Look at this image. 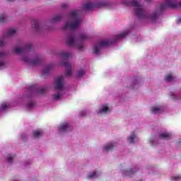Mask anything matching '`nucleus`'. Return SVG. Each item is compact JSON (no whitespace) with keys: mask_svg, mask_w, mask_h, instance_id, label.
Masks as SVG:
<instances>
[{"mask_svg":"<svg viewBox=\"0 0 181 181\" xmlns=\"http://www.w3.org/2000/svg\"><path fill=\"white\" fill-rule=\"evenodd\" d=\"M34 87H30V90H33Z\"/></svg>","mask_w":181,"mask_h":181,"instance_id":"41","label":"nucleus"},{"mask_svg":"<svg viewBox=\"0 0 181 181\" xmlns=\"http://www.w3.org/2000/svg\"><path fill=\"white\" fill-rule=\"evenodd\" d=\"M60 98H62V94H60L59 93H57L53 95V100H54V101H59Z\"/></svg>","mask_w":181,"mask_h":181,"instance_id":"24","label":"nucleus"},{"mask_svg":"<svg viewBox=\"0 0 181 181\" xmlns=\"http://www.w3.org/2000/svg\"><path fill=\"white\" fill-rule=\"evenodd\" d=\"M16 33V30L13 28L8 30L6 35L4 38H0V47L2 46H4L7 37H11V36H13V35H15Z\"/></svg>","mask_w":181,"mask_h":181,"instance_id":"7","label":"nucleus"},{"mask_svg":"<svg viewBox=\"0 0 181 181\" xmlns=\"http://www.w3.org/2000/svg\"><path fill=\"white\" fill-rule=\"evenodd\" d=\"M124 4L126 6H133V11L134 15L137 16L139 19H149L153 22L158 19V17L162 16V11L166 9V8H171L175 9V8H181V2L177 3L176 0H165V4H163L160 6V11L153 13L151 15H149L144 6L136 0H126L124 2Z\"/></svg>","mask_w":181,"mask_h":181,"instance_id":"1","label":"nucleus"},{"mask_svg":"<svg viewBox=\"0 0 181 181\" xmlns=\"http://www.w3.org/2000/svg\"><path fill=\"white\" fill-rule=\"evenodd\" d=\"M62 7L63 8H67V4H63L62 6Z\"/></svg>","mask_w":181,"mask_h":181,"instance_id":"40","label":"nucleus"},{"mask_svg":"<svg viewBox=\"0 0 181 181\" xmlns=\"http://www.w3.org/2000/svg\"><path fill=\"white\" fill-rule=\"evenodd\" d=\"M7 1H9L10 2H12V1H13V0H7Z\"/></svg>","mask_w":181,"mask_h":181,"instance_id":"43","label":"nucleus"},{"mask_svg":"<svg viewBox=\"0 0 181 181\" xmlns=\"http://www.w3.org/2000/svg\"><path fill=\"white\" fill-rule=\"evenodd\" d=\"M35 105H36V102L32 101L28 103L27 107L28 108H32V107H35Z\"/></svg>","mask_w":181,"mask_h":181,"instance_id":"30","label":"nucleus"},{"mask_svg":"<svg viewBox=\"0 0 181 181\" xmlns=\"http://www.w3.org/2000/svg\"><path fill=\"white\" fill-rule=\"evenodd\" d=\"M108 2L106 1H100L97 4L93 3H86L83 4V11H91V9H94L95 8H103V6H107Z\"/></svg>","mask_w":181,"mask_h":181,"instance_id":"4","label":"nucleus"},{"mask_svg":"<svg viewBox=\"0 0 181 181\" xmlns=\"http://www.w3.org/2000/svg\"><path fill=\"white\" fill-rule=\"evenodd\" d=\"M83 47H84V46L83 45H81V44L78 45V50H81Z\"/></svg>","mask_w":181,"mask_h":181,"instance_id":"35","label":"nucleus"},{"mask_svg":"<svg viewBox=\"0 0 181 181\" xmlns=\"http://www.w3.org/2000/svg\"><path fill=\"white\" fill-rule=\"evenodd\" d=\"M78 39H80V40H87L88 39V35L86 34L81 35L78 37Z\"/></svg>","mask_w":181,"mask_h":181,"instance_id":"28","label":"nucleus"},{"mask_svg":"<svg viewBox=\"0 0 181 181\" xmlns=\"http://www.w3.org/2000/svg\"><path fill=\"white\" fill-rule=\"evenodd\" d=\"M21 60L25 62H32V64H33L34 66H36L37 64H40V62H42V59L40 58V57H36L34 59H30L28 57L23 56Z\"/></svg>","mask_w":181,"mask_h":181,"instance_id":"8","label":"nucleus"},{"mask_svg":"<svg viewBox=\"0 0 181 181\" xmlns=\"http://www.w3.org/2000/svg\"><path fill=\"white\" fill-rule=\"evenodd\" d=\"M151 111L152 114H159L160 112H163V108L160 106H154L151 107Z\"/></svg>","mask_w":181,"mask_h":181,"instance_id":"13","label":"nucleus"},{"mask_svg":"<svg viewBox=\"0 0 181 181\" xmlns=\"http://www.w3.org/2000/svg\"><path fill=\"white\" fill-rule=\"evenodd\" d=\"M93 177H97V171H94L93 173L88 174V179H93Z\"/></svg>","mask_w":181,"mask_h":181,"instance_id":"26","label":"nucleus"},{"mask_svg":"<svg viewBox=\"0 0 181 181\" xmlns=\"http://www.w3.org/2000/svg\"><path fill=\"white\" fill-rule=\"evenodd\" d=\"M71 129H73V127L67 123L62 124L59 128L60 132H66V131H71Z\"/></svg>","mask_w":181,"mask_h":181,"instance_id":"11","label":"nucleus"},{"mask_svg":"<svg viewBox=\"0 0 181 181\" xmlns=\"http://www.w3.org/2000/svg\"><path fill=\"white\" fill-rule=\"evenodd\" d=\"M5 22H8V16L6 14L0 15V23H4Z\"/></svg>","mask_w":181,"mask_h":181,"instance_id":"22","label":"nucleus"},{"mask_svg":"<svg viewBox=\"0 0 181 181\" xmlns=\"http://www.w3.org/2000/svg\"><path fill=\"white\" fill-rule=\"evenodd\" d=\"M108 111V106L103 105L102 110L98 111V114H103V112H107Z\"/></svg>","mask_w":181,"mask_h":181,"instance_id":"25","label":"nucleus"},{"mask_svg":"<svg viewBox=\"0 0 181 181\" xmlns=\"http://www.w3.org/2000/svg\"><path fill=\"white\" fill-rule=\"evenodd\" d=\"M62 19H63V16L62 15H57L55 16L52 20L51 22L52 23H54L56 22H60V21H62Z\"/></svg>","mask_w":181,"mask_h":181,"instance_id":"18","label":"nucleus"},{"mask_svg":"<svg viewBox=\"0 0 181 181\" xmlns=\"http://www.w3.org/2000/svg\"><path fill=\"white\" fill-rule=\"evenodd\" d=\"M33 135L35 138H39L40 136H42L43 135V132L39 131V130H35L33 133Z\"/></svg>","mask_w":181,"mask_h":181,"instance_id":"23","label":"nucleus"},{"mask_svg":"<svg viewBox=\"0 0 181 181\" xmlns=\"http://www.w3.org/2000/svg\"><path fill=\"white\" fill-rule=\"evenodd\" d=\"M33 50V47L30 43L26 44L23 48L16 47L13 49L14 53H17V54L26 53V52H32Z\"/></svg>","mask_w":181,"mask_h":181,"instance_id":"6","label":"nucleus"},{"mask_svg":"<svg viewBox=\"0 0 181 181\" xmlns=\"http://www.w3.org/2000/svg\"><path fill=\"white\" fill-rule=\"evenodd\" d=\"M1 57H5V52H0V58H1Z\"/></svg>","mask_w":181,"mask_h":181,"instance_id":"37","label":"nucleus"},{"mask_svg":"<svg viewBox=\"0 0 181 181\" xmlns=\"http://www.w3.org/2000/svg\"><path fill=\"white\" fill-rule=\"evenodd\" d=\"M180 179H181V177L180 175L173 176L171 177V180H173V181H179V180H180Z\"/></svg>","mask_w":181,"mask_h":181,"instance_id":"32","label":"nucleus"},{"mask_svg":"<svg viewBox=\"0 0 181 181\" xmlns=\"http://www.w3.org/2000/svg\"><path fill=\"white\" fill-rule=\"evenodd\" d=\"M32 27L35 32H39L40 30V27L39 26V21L34 19L32 21Z\"/></svg>","mask_w":181,"mask_h":181,"instance_id":"14","label":"nucleus"},{"mask_svg":"<svg viewBox=\"0 0 181 181\" xmlns=\"http://www.w3.org/2000/svg\"><path fill=\"white\" fill-rule=\"evenodd\" d=\"M21 138H22L23 141H26L28 139V136H26V135H25V134L22 135Z\"/></svg>","mask_w":181,"mask_h":181,"instance_id":"34","label":"nucleus"},{"mask_svg":"<svg viewBox=\"0 0 181 181\" xmlns=\"http://www.w3.org/2000/svg\"><path fill=\"white\" fill-rule=\"evenodd\" d=\"M53 69V65L49 64L47 65L42 71L43 76H46V74H49L50 73V71Z\"/></svg>","mask_w":181,"mask_h":181,"instance_id":"17","label":"nucleus"},{"mask_svg":"<svg viewBox=\"0 0 181 181\" xmlns=\"http://www.w3.org/2000/svg\"><path fill=\"white\" fill-rule=\"evenodd\" d=\"M82 76H84V69H81L77 74V77H82Z\"/></svg>","mask_w":181,"mask_h":181,"instance_id":"33","label":"nucleus"},{"mask_svg":"<svg viewBox=\"0 0 181 181\" xmlns=\"http://www.w3.org/2000/svg\"><path fill=\"white\" fill-rule=\"evenodd\" d=\"M112 43L114 42L108 40L99 41L93 47V53L95 54H98V53H100V49H101V47H107L108 46H111Z\"/></svg>","mask_w":181,"mask_h":181,"instance_id":"5","label":"nucleus"},{"mask_svg":"<svg viewBox=\"0 0 181 181\" xmlns=\"http://www.w3.org/2000/svg\"><path fill=\"white\" fill-rule=\"evenodd\" d=\"M66 45H68V46H76V42H74V34L70 33L68 35Z\"/></svg>","mask_w":181,"mask_h":181,"instance_id":"10","label":"nucleus"},{"mask_svg":"<svg viewBox=\"0 0 181 181\" xmlns=\"http://www.w3.org/2000/svg\"><path fill=\"white\" fill-rule=\"evenodd\" d=\"M171 134L170 133H162L159 135L160 139H170Z\"/></svg>","mask_w":181,"mask_h":181,"instance_id":"20","label":"nucleus"},{"mask_svg":"<svg viewBox=\"0 0 181 181\" xmlns=\"http://www.w3.org/2000/svg\"><path fill=\"white\" fill-rule=\"evenodd\" d=\"M58 56L62 59L61 66L66 67V76H71L73 71H71V65L69 63V59L71 57V54L62 51L58 54Z\"/></svg>","mask_w":181,"mask_h":181,"instance_id":"3","label":"nucleus"},{"mask_svg":"<svg viewBox=\"0 0 181 181\" xmlns=\"http://www.w3.org/2000/svg\"><path fill=\"white\" fill-rule=\"evenodd\" d=\"M127 141L130 142V144H134L136 141H138V138L136 137V135L132 134L128 139Z\"/></svg>","mask_w":181,"mask_h":181,"instance_id":"21","label":"nucleus"},{"mask_svg":"<svg viewBox=\"0 0 181 181\" xmlns=\"http://www.w3.org/2000/svg\"><path fill=\"white\" fill-rule=\"evenodd\" d=\"M129 33V30H125L123 33L117 35L114 37L115 42H117V40H121V39H124V37H127V35Z\"/></svg>","mask_w":181,"mask_h":181,"instance_id":"12","label":"nucleus"},{"mask_svg":"<svg viewBox=\"0 0 181 181\" xmlns=\"http://www.w3.org/2000/svg\"><path fill=\"white\" fill-rule=\"evenodd\" d=\"M16 156V155L13 154H8V157H7V162L8 163H11L12 162V159H13V158H15Z\"/></svg>","mask_w":181,"mask_h":181,"instance_id":"27","label":"nucleus"},{"mask_svg":"<svg viewBox=\"0 0 181 181\" xmlns=\"http://www.w3.org/2000/svg\"><path fill=\"white\" fill-rule=\"evenodd\" d=\"M86 115V112L85 111H81L80 113V117H84Z\"/></svg>","mask_w":181,"mask_h":181,"instance_id":"38","label":"nucleus"},{"mask_svg":"<svg viewBox=\"0 0 181 181\" xmlns=\"http://www.w3.org/2000/svg\"><path fill=\"white\" fill-rule=\"evenodd\" d=\"M5 66V62H0V69H2Z\"/></svg>","mask_w":181,"mask_h":181,"instance_id":"36","label":"nucleus"},{"mask_svg":"<svg viewBox=\"0 0 181 181\" xmlns=\"http://www.w3.org/2000/svg\"><path fill=\"white\" fill-rule=\"evenodd\" d=\"M115 146L112 143H109L103 148V152H111Z\"/></svg>","mask_w":181,"mask_h":181,"instance_id":"15","label":"nucleus"},{"mask_svg":"<svg viewBox=\"0 0 181 181\" xmlns=\"http://www.w3.org/2000/svg\"><path fill=\"white\" fill-rule=\"evenodd\" d=\"M80 10H74L69 13L70 21L66 22L63 28L64 30L69 29V30H74L78 28L81 18H80Z\"/></svg>","mask_w":181,"mask_h":181,"instance_id":"2","label":"nucleus"},{"mask_svg":"<svg viewBox=\"0 0 181 181\" xmlns=\"http://www.w3.org/2000/svg\"><path fill=\"white\" fill-rule=\"evenodd\" d=\"M146 2H151V0H146Z\"/></svg>","mask_w":181,"mask_h":181,"instance_id":"42","label":"nucleus"},{"mask_svg":"<svg viewBox=\"0 0 181 181\" xmlns=\"http://www.w3.org/2000/svg\"><path fill=\"white\" fill-rule=\"evenodd\" d=\"M54 88L56 90H63V88H64V83H63V76H58V78L55 82Z\"/></svg>","mask_w":181,"mask_h":181,"instance_id":"9","label":"nucleus"},{"mask_svg":"<svg viewBox=\"0 0 181 181\" xmlns=\"http://www.w3.org/2000/svg\"><path fill=\"white\" fill-rule=\"evenodd\" d=\"M165 80L166 81H172V80H173V76L172 74H168L165 76Z\"/></svg>","mask_w":181,"mask_h":181,"instance_id":"31","label":"nucleus"},{"mask_svg":"<svg viewBox=\"0 0 181 181\" xmlns=\"http://www.w3.org/2000/svg\"><path fill=\"white\" fill-rule=\"evenodd\" d=\"M177 23H181V18H178L177 19Z\"/></svg>","mask_w":181,"mask_h":181,"instance_id":"39","label":"nucleus"},{"mask_svg":"<svg viewBox=\"0 0 181 181\" xmlns=\"http://www.w3.org/2000/svg\"><path fill=\"white\" fill-rule=\"evenodd\" d=\"M9 108V106L6 104H2L0 106V111H4V110H8Z\"/></svg>","mask_w":181,"mask_h":181,"instance_id":"29","label":"nucleus"},{"mask_svg":"<svg viewBox=\"0 0 181 181\" xmlns=\"http://www.w3.org/2000/svg\"><path fill=\"white\" fill-rule=\"evenodd\" d=\"M136 172L135 169H130V170H123V175L124 176H132Z\"/></svg>","mask_w":181,"mask_h":181,"instance_id":"16","label":"nucleus"},{"mask_svg":"<svg viewBox=\"0 0 181 181\" xmlns=\"http://www.w3.org/2000/svg\"><path fill=\"white\" fill-rule=\"evenodd\" d=\"M34 91H35L39 95H42V94H45V93H46V88H35Z\"/></svg>","mask_w":181,"mask_h":181,"instance_id":"19","label":"nucleus"}]
</instances>
